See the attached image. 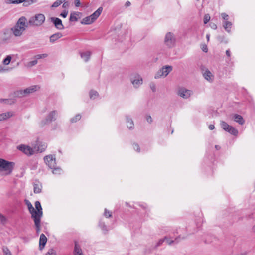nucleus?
<instances>
[{"label":"nucleus","mask_w":255,"mask_h":255,"mask_svg":"<svg viewBox=\"0 0 255 255\" xmlns=\"http://www.w3.org/2000/svg\"><path fill=\"white\" fill-rule=\"evenodd\" d=\"M68 11L67 10H64L61 13L60 16H62L63 18H66L67 16Z\"/></svg>","instance_id":"3c124183"},{"label":"nucleus","mask_w":255,"mask_h":255,"mask_svg":"<svg viewBox=\"0 0 255 255\" xmlns=\"http://www.w3.org/2000/svg\"><path fill=\"white\" fill-rule=\"evenodd\" d=\"M222 17L223 19L227 20L228 19V15L225 13H223L221 14Z\"/></svg>","instance_id":"5fc2aeb1"},{"label":"nucleus","mask_w":255,"mask_h":255,"mask_svg":"<svg viewBox=\"0 0 255 255\" xmlns=\"http://www.w3.org/2000/svg\"><path fill=\"white\" fill-rule=\"evenodd\" d=\"M225 131L235 136H237L238 134V130L231 126H230V127L228 128V129Z\"/></svg>","instance_id":"6ab92c4d"},{"label":"nucleus","mask_w":255,"mask_h":255,"mask_svg":"<svg viewBox=\"0 0 255 255\" xmlns=\"http://www.w3.org/2000/svg\"><path fill=\"white\" fill-rule=\"evenodd\" d=\"M0 220L1 224L4 225L6 223L7 219L2 214L0 213Z\"/></svg>","instance_id":"79ce46f5"},{"label":"nucleus","mask_w":255,"mask_h":255,"mask_svg":"<svg viewBox=\"0 0 255 255\" xmlns=\"http://www.w3.org/2000/svg\"><path fill=\"white\" fill-rule=\"evenodd\" d=\"M150 88L152 89L153 92H155L156 91V87L154 84H150Z\"/></svg>","instance_id":"680f3d73"},{"label":"nucleus","mask_w":255,"mask_h":255,"mask_svg":"<svg viewBox=\"0 0 255 255\" xmlns=\"http://www.w3.org/2000/svg\"><path fill=\"white\" fill-rule=\"evenodd\" d=\"M33 219L34 222L35 226L36 228V232L37 234H39L40 231V227H41V219L38 218H32Z\"/></svg>","instance_id":"2eb2a0df"},{"label":"nucleus","mask_w":255,"mask_h":255,"mask_svg":"<svg viewBox=\"0 0 255 255\" xmlns=\"http://www.w3.org/2000/svg\"><path fill=\"white\" fill-rule=\"evenodd\" d=\"M50 20L54 25L55 27L58 30L64 29L62 20L57 17H50Z\"/></svg>","instance_id":"9d476101"},{"label":"nucleus","mask_w":255,"mask_h":255,"mask_svg":"<svg viewBox=\"0 0 255 255\" xmlns=\"http://www.w3.org/2000/svg\"><path fill=\"white\" fill-rule=\"evenodd\" d=\"M176 38L173 33L169 32L166 33L164 43L165 45L169 48L175 46L176 43Z\"/></svg>","instance_id":"20e7f679"},{"label":"nucleus","mask_w":255,"mask_h":255,"mask_svg":"<svg viewBox=\"0 0 255 255\" xmlns=\"http://www.w3.org/2000/svg\"><path fill=\"white\" fill-rule=\"evenodd\" d=\"M47 241V239L44 234L40 235L39 239V248L40 250H42L44 248Z\"/></svg>","instance_id":"9b49d317"},{"label":"nucleus","mask_w":255,"mask_h":255,"mask_svg":"<svg viewBox=\"0 0 255 255\" xmlns=\"http://www.w3.org/2000/svg\"><path fill=\"white\" fill-rule=\"evenodd\" d=\"M0 102L1 103L4 102L5 104L10 105L13 104L15 102L14 100L7 99H0Z\"/></svg>","instance_id":"2f4dec72"},{"label":"nucleus","mask_w":255,"mask_h":255,"mask_svg":"<svg viewBox=\"0 0 255 255\" xmlns=\"http://www.w3.org/2000/svg\"><path fill=\"white\" fill-rule=\"evenodd\" d=\"M46 148V146L45 144H43L40 146L39 145L38 146L37 151L41 153L45 150Z\"/></svg>","instance_id":"37998d69"},{"label":"nucleus","mask_w":255,"mask_h":255,"mask_svg":"<svg viewBox=\"0 0 255 255\" xmlns=\"http://www.w3.org/2000/svg\"><path fill=\"white\" fill-rule=\"evenodd\" d=\"M11 57L10 55H8L6 57V58L3 60V63L4 65H8L11 60Z\"/></svg>","instance_id":"ea45409f"},{"label":"nucleus","mask_w":255,"mask_h":255,"mask_svg":"<svg viewBox=\"0 0 255 255\" xmlns=\"http://www.w3.org/2000/svg\"><path fill=\"white\" fill-rule=\"evenodd\" d=\"M80 55L81 58H83L85 62H87L90 58L91 52L90 51L81 52Z\"/></svg>","instance_id":"412c9836"},{"label":"nucleus","mask_w":255,"mask_h":255,"mask_svg":"<svg viewBox=\"0 0 255 255\" xmlns=\"http://www.w3.org/2000/svg\"><path fill=\"white\" fill-rule=\"evenodd\" d=\"M90 17V16H89L84 18L81 21V23L82 24L87 25L93 23L94 22L92 19H91Z\"/></svg>","instance_id":"5701e85b"},{"label":"nucleus","mask_w":255,"mask_h":255,"mask_svg":"<svg viewBox=\"0 0 255 255\" xmlns=\"http://www.w3.org/2000/svg\"><path fill=\"white\" fill-rule=\"evenodd\" d=\"M13 116L11 112H8L0 114V121L6 120Z\"/></svg>","instance_id":"a211bd4d"},{"label":"nucleus","mask_w":255,"mask_h":255,"mask_svg":"<svg viewBox=\"0 0 255 255\" xmlns=\"http://www.w3.org/2000/svg\"><path fill=\"white\" fill-rule=\"evenodd\" d=\"M210 26H211V28L214 29H216L217 28V26L216 24L215 23H211L210 24Z\"/></svg>","instance_id":"0e129e2a"},{"label":"nucleus","mask_w":255,"mask_h":255,"mask_svg":"<svg viewBox=\"0 0 255 255\" xmlns=\"http://www.w3.org/2000/svg\"><path fill=\"white\" fill-rule=\"evenodd\" d=\"M27 88L29 91V94H30L36 91L38 89L40 88V87L38 85H34L28 87Z\"/></svg>","instance_id":"7c9ffc66"},{"label":"nucleus","mask_w":255,"mask_h":255,"mask_svg":"<svg viewBox=\"0 0 255 255\" xmlns=\"http://www.w3.org/2000/svg\"><path fill=\"white\" fill-rule=\"evenodd\" d=\"M57 112L56 110L50 112L49 114L46 116L44 120L41 121L40 125L41 126H44L45 125L54 121L56 119Z\"/></svg>","instance_id":"0eeeda50"},{"label":"nucleus","mask_w":255,"mask_h":255,"mask_svg":"<svg viewBox=\"0 0 255 255\" xmlns=\"http://www.w3.org/2000/svg\"><path fill=\"white\" fill-rule=\"evenodd\" d=\"M127 127L129 129H132L134 128V123L132 119L129 118L128 116H126Z\"/></svg>","instance_id":"aec40b11"},{"label":"nucleus","mask_w":255,"mask_h":255,"mask_svg":"<svg viewBox=\"0 0 255 255\" xmlns=\"http://www.w3.org/2000/svg\"><path fill=\"white\" fill-rule=\"evenodd\" d=\"M178 95L183 98H187L190 95V91L184 88H181L179 90Z\"/></svg>","instance_id":"f8f14e48"},{"label":"nucleus","mask_w":255,"mask_h":255,"mask_svg":"<svg viewBox=\"0 0 255 255\" xmlns=\"http://www.w3.org/2000/svg\"><path fill=\"white\" fill-rule=\"evenodd\" d=\"M37 63V59H36L34 60L29 62L28 63V65L29 66H33L36 65Z\"/></svg>","instance_id":"603ef678"},{"label":"nucleus","mask_w":255,"mask_h":255,"mask_svg":"<svg viewBox=\"0 0 255 255\" xmlns=\"http://www.w3.org/2000/svg\"><path fill=\"white\" fill-rule=\"evenodd\" d=\"M31 3H30V2H29V1L28 0V1H27V3H24L23 4V5H24V6H28L29 5H30L31 3H32L34 2V0H31Z\"/></svg>","instance_id":"69168bd1"},{"label":"nucleus","mask_w":255,"mask_h":255,"mask_svg":"<svg viewBox=\"0 0 255 255\" xmlns=\"http://www.w3.org/2000/svg\"><path fill=\"white\" fill-rule=\"evenodd\" d=\"M15 163L0 158V170L8 172L7 174H10L14 169Z\"/></svg>","instance_id":"f03ea898"},{"label":"nucleus","mask_w":255,"mask_h":255,"mask_svg":"<svg viewBox=\"0 0 255 255\" xmlns=\"http://www.w3.org/2000/svg\"><path fill=\"white\" fill-rule=\"evenodd\" d=\"M172 69L173 67L172 66H164L157 71V73L155 75L154 78L155 79H158L161 77L162 76L166 77L172 70Z\"/></svg>","instance_id":"423d86ee"},{"label":"nucleus","mask_w":255,"mask_h":255,"mask_svg":"<svg viewBox=\"0 0 255 255\" xmlns=\"http://www.w3.org/2000/svg\"><path fill=\"white\" fill-rule=\"evenodd\" d=\"M2 251L4 255H12L9 249L6 246H3Z\"/></svg>","instance_id":"a19ab883"},{"label":"nucleus","mask_w":255,"mask_h":255,"mask_svg":"<svg viewBox=\"0 0 255 255\" xmlns=\"http://www.w3.org/2000/svg\"><path fill=\"white\" fill-rule=\"evenodd\" d=\"M131 5V3L128 1H127L126 3H125V6L126 7H128V6H129L130 5Z\"/></svg>","instance_id":"774afa93"},{"label":"nucleus","mask_w":255,"mask_h":255,"mask_svg":"<svg viewBox=\"0 0 255 255\" xmlns=\"http://www.w3.org/2000/svg\"><path fill=\"white\" fill-rule=\"evenodd\" d=\"M221 126L222 128L225 131L228 129V128L230 127V125L228 124L227 123H226L225 121H221L220 123Z\"/></svg>","instance_id":"f704fd0d"},{"label":"nucleus","mask_w":255,"mask_h":255,"mask_svg":"<svg viewBox=\"0 0 255 255\" xmlns=\"http://www.w3.org/2000/svg\"><path fill=\"white\" fill-rule=\"evenodd\" d=\"M165 239H167V237H165L163 239H161L159 240V241L158 242V243H157L156 247H157L158 246H159L161 244H162V243L165 241Z\"/></svg>","instance_id":"8fccbe9b"},{"label":"nucleus","mask_w":255,"mask_h":255,"mask_svg":"<svg viewBox=\"0 0 255 255\" xmlns=\"http://www.w3.org/2000/svg\"><path fill=\"white\" fill-rule=\"evenodd\" d=\"M74 3H75V5L76 7H79L81 4L80 0H75Z\"/></svg>","instance_id":"bf43d9fd"},{"label":"nucleus","mask_w":255,"mask_h":255,"mask_svg":"<svg viewBox=\"0 0 255 255\" xmlns=\"http://www.w3.org/2000/svg\"><path fill=\"white\" fill-rule=\"evenodd\" d=\"M62 37V34L60 32H57L50 37V42L51 43H54L55 41L58 40Z\"/></svg>","instance_id":"dca6fc26"},{"label":"nucleus","mask_w":255,"mask_h":255,"mask_svg":"<svg viewBox=\"0 0 255 255\" xmlns=\"http://www.w3.org/2000/svg\"><path fill=\"white\" fill-rule=\"evenodd\" d=\"M74 254V255H84L82 249L77 241H75Z\"/></svg>","instance_id":"4468645a"},{"label":"nucleus","mask_w":255,"mask_h":255,"mask_svg":"<svg viewBox=\"0 0 255 255\" xmlns=\"http://www.w3.org/2000/svg\"><path fill=\"white\" fill-rule=\"evenodd\" d=\"M234 120L235 122L239 123L240 125H243L245 123V120L241 115L238 114H235L234 115Z\"/></svg>","instance_id":"f3484780"},{"label":"nucleus","mask_w":255,"mask_h":255,"mask_svg":"<svg viewBox=\"0 0 255 255\" xmlns=\"http://www.w3.org/2000/svg\"><path fill=\"white\" fill-rule=\"evenodd\" d=\"M24 202L26 205L27 206V208L28 209V210L30 214H31V216H32V214L33 213V211H34V208L33 207L31 203L29 202V201L27 199H25L24 200Z\"/></svg>","instance_id":"4be33fe9"},{"label":"nucleus","mask_w":255,"mask_h":255,"mask_svg":"<svg viewBox=\"0 0 255 255\" xmlns=\"http://www.w3.org/2000/svg\"><path fill=\"white\" fill-rule=\"evenodd\" d=\"M223 27L228 32L230 31V29L232 26V23L231 22L226 21L223 24Z\"/></svg>","instance_id":"a878e982"},{"label":"nucleus","mask_w":255,"mask_h":255,"mask_svg":"<svg viewBox=\"0 0 255 255\" xmlns=\"http://www.w3.org/2000/svg\"><path fill=\"white\" fill-rule=\"evenodd\" d=\"M204 78L207 80L209 81L211 79V77L212 76V74L209 70H207L204 73Z\"/></svg>","instance_id":"473e14b6"},{"label":"nucleus","mask_w":255,"mask_h":255,"mask_svg":"<svg viewBox=\"0 0 255 255\" xmlns=\"http://www.w3.org/2000/svg\"><path fill=\"white\" fill-rule=\"evenodd\" d=\"M64 2L62 5V7L63 8H66V7H68L69 5V2L68 1H66V2L64 1Z\"/></svg>","instance_id":"e2e57ef3"},{"label":"nucleus","mask_w":255,"mask_h":255,"mask_svg":"<svg viewBox=\"0 0 255 255\" xmlns=\"http://www.w3.org/2000/svg\"><path fill=\"white\" fill-rule=\"evenodd\" d=\"M80 13L79 12H74L73 13H72L70 15V17L69 18L70 21H78V18L76 17V15H78V14Z\"/></svg>","instance_id":"c85d7f7f"},{"label":"nucleus","mask_w":255,"mask_h":255,"mask_svg":"<svg viewBox=\"0 0 255 255\" xmlns=\"http://www.w3.org/2000/svg\"><path fill=\"white\" fill-rule=\"evenodd\" d=\"M46 255H56V253L53 249H50L47 252Z\"/></svg>","instance_id":"a18cd8bd"},{"label":"nucleus","mask_w":255,"mask_h":255,"mask_svg":"<svg viewBox=\"0 0 255 255\" xmlns=\"http://www.w3.org/2000/svg\"><path fill=\"white\" fill-rule=\"evenodd\" d=\"M11 32L12 31L8 29H5L4 31V35H5L4 40H6L7 39H8L10 38L11 35Z\"/></svg>","instance_id":"cd10ccee"},{"label":"nucleus","mask_w":255,"mask_h":255,"mask_svg":"<svg viewBox=\"0 0 255 255\" xmlns=\"http://www.w3.org/2000/svg\"><path fill=\"white\" fill-rule=\"evenodd\" d=\"M13 97L15 98H21L24 97L23 90H19L14 91L13 93Z\"/></svg>","instance_id":"b1692460"},{"label":"nucleus","mask_w":255,"mask_h":255,"mask_svg":"<svg viewBox=\"0 0 255 255\" xmlns=\"http://www.w3.org/2000/svg\"><path fill=\"white\" fill-rule=\"evenodd\" d=\"M146 119L147 121L149 123H151L152 122V117L150 115H147L146 116Z\"/></svg>","instance_id":"6e6d98bb"},{"label":"nucleus","mask_w":255,"mask_h":255,"mask_svg":"<svg viewBox=\"0 0 255 255\" xmlns=\"http://www.w3.org/2000/svg\"><path fill=\"white\" fill-rule=\"evenodd\" d=\"M44 160L46 164L48 166V167L53 169V173H55V171L59 170L60 168H56V161L55 158L54 157L51 155H47L44 157Z\"/></svg>","instance_id":"39448f33"},{"label":"nucleus","mask_w":255,"mask_h":255,"mask_svg":"<svg viewBox=\"0 0 255 255\" xmlns=\"http://www.w3.org/2000/svg\"><path fill=\"white\" fill-rule=\"evenodd\" d=\"M23 93L24 95V97L26 96L29 94V91L27 88L23 90Z\"/></svg>","instance_id":"4d7b16f0"},{"label":"nucleus","mask_w":255,"mask_h":255,"mask_svg":"<svg viewBox=\"0 0 255 255\" xmlns=\"http://www.w3.org/2000/svg\"><path fill=\"white\" fill-rule=\"evenodd\" d=\"M103 10V7H100L98 9L95 11L93 14H92L90 16V18L94 22L98 17L100 15Z\"/></svg>","instance_id":"ddd939ff"},{"label":"nucleus","mask_w":255,"mask_h":255,"mask_svg":"<svg viewBox=\"0 0 255 255\" xmlns=\"http://www.w3.org/2000/svg\"><path fill=\"white\" fill-rule=\"evenodd\" d=\"M47 54H38V55H37L35 56V57L36 58V59H41V58H46L47 57Z\"/></svg>","instance_id":"49530a36"},{"label":"nucleus","mask_w":255,"mask_h":255,"mask_svg":"<svg viewBox=\"0 0 255 255\" xmlns=\"http://www.w3.org/2000/svg\"><path fill=\"white\" fill-rule=\"evenodd\" d=\"M27 1L28 0H9V3L13 4H19Z\"/></svg>","instance_id":"4c0bfd02"},{"label":"nucleus","mask_w":255,"mask_h":255,"mask_svg":"<svg viewBox=\"0 0 255 255\" xmlns=\"http://www.w3.org/2000/svg\"><path fill=\"white\" fill-rule=\"evenodd\" d=\"M177 240V238H176L175 239V241H176ZM165 240L166 241L167 244H169V245L172 244L174 242V241H173V240H168L167 238V239H165Z\"/></svg>","instance_id":"052dcab7"},{"label":"nucleus","mask_w":255,"mask_h":255,"mask_svg":"<svg viewBox=\"0 0 255 255\" xmlns=\"http://www.w3.org/2000/svg\"><path fill=\"white\" fill-rule=\"evenodd\" d=\"M104 216L107 218H110L112 217V213L110 212L107 209H105Z\"/></svg>","instance_id":"de8ad7c7"},{"label":"nucleus","mask_w":255,"mask_h":255,"mask_svg":"<svg viewBox=\"0 0 255 255\" xmlns=\"http://www.w3.org/2000/svg\"><path fill=\"white\" fill-rule=\"evenodd\" d=\"M26 18L24 16H22L18 20L15 26L11 28V30L15 36H21L23 32L25 30L28 26V23H26Z\"/></svg>","instance_id":"f257e3e1"},{"label":"nucleus","mask_w":255,"mask_h":255,"mask_svg":"<svg viewBox=\"0 0 255 255\" xmlns=\"http://www.w3.org/2000/svg\"><path fill=\"white\" fill-rule=\"evenodd\" d=\"M17 148L27 156H31L34 153V151L33 148L28 145L21 144L18 146Z\"/></svg>","instance_id":"1a4fd4ad"},{"label":"nucleus","mask_w":255,"mask_h":255,"mask_svg":"<svg viewBox=\"0 0 255 255\" xmlns=\"http://www.w3.org/2000/svg\"><path fill=\"white\" fill-rule=\"evenodd\" d=\"M90 98L91 99H95L99 96V93L94 90H90L89 92Z\"/></svg>","instance_id":"393cba45"},{"label":"nucleus","mask_w":255,"mask_h":255,"mask_svg":"<svg viewBox=\"0 0 255 255\" xmlns=\"http://www.w3.org/2000/svg\"><path fill=\"white\" fill-rule=\"evenodd\" d=\"M65 0H57L51 5V7H57L60 5H61L64 1H65Z\"/></svg>","instance_id":"72a5a7b5"},{"label":"nucleus","mask_w":255,"mask_h":255,"mask_svg":"<svg viewBox=\"0 0 255 255\" xmlns=\"http://www.w3.org/2000/svg\"><path fill=\"white\" fill-rule=\"evenodd\" d=\"M81 118V115L79 114H78L76 115L75 117H74L73 118H71V120H70V121H71V123H75L77 121L80 120V119Z\"/></svg>","instance_id":"c9c22d12"},{"label":"nucleus","mask_w":255,"mask_h":255,"mask_svg":"<svg viewBox=\"0 0 255 255\" xmlns=\"http://www.w3.org/2000/svg\"><path fill=\"white\" fill-rule=\"evenodd\" d=\"M132 83L135 87H136V85H138L139 84H141L142 83V79L140 78L135 79L132 81Z\"/></svg>","instance_id":"58836bf2"},{"label":"nucleus","mask_w":255,"mask_h":255,"mask_svg":"<svg viewBox=\"0 0 255 255\" xmlns=\"http://www.w3.org/2000/svg\"><path fill=\"white\" fill-rule=\"evenodd\" d=\"M133 148L137 152H140V147H139V145H138V144L136 143H134L133 144Z\"/></svg>","instance_id":"09e8293b"},{"label":"nucleus","mask_w":255,"mask_h":255,"mask_svg":"<svg viewBox=\"0 0 255 255\" xmlns=\"http://www.w3.org/2000/svg\"><path fill=\"white\" fill-rule=\"evenodd\" d=\"M210 20V16L209 14H206L204 16V23L207 24Z\"/></svg>","instance_id":"c03bdc74"},{"label":"nucleus","mask_w":255,"mask_h":255,"mask_svg":"<svg viewBox=\"0 0 255 255\" xmlns=\"http://www.w3.org/2000/svg\"><path fill=\"white\" fill-rule=\"evenodd\" d=\"M201 49L205 53H207L208 52V47L207 46L206 44H203L202 45Z\"/></svg>","instance_id":"864d4df0"},{"label":"nucleus","mask_w":255,"mask_h":255,"mask_svg":"<svg viewBox=\"0 0 255 255\" xmlns=\"http://www.w3.org/2000/svg\"><path fill=\"white\" fill-rule=\"evenodd\" d=\"M35 209L33 211L31 218H38L41 219L43 216L42 208L41 205V203L39 201H36L35 202Z\"/></svg>","instance_id":"6e6552de"},{"label":"nucleus","mask_w":255,"mask_h":255,"mask_svg":"<svg viewBox=\"0 0 255 255\" xmlns=\"http://www.w3.org/2000/svg\"><path fill=\"white\" fill-rule=\"evenodd\" d=\"M217 38L220 43H224L225 44H227L228 43V40L224 35H219L217 36Z\"/></svg>","instance_id":"c756f323"},{"label":"nucleus","mask_w":255,"mask_h":255,"mask_svg":"<svg viewBox=\"0 0 255 255\" xmlns=\"http://www.w3.org/2000/svg\"><path fill=\"white\" fill-rule=\"evenodd\" d=\"M23 93L24 95V97L26 96L29 94V91L27 88L23 90Z\"/></svg>","instance_id":"13d9d810"},{"label":"nucleus","mask_w":255,"mask_h":255,"mask_svg":"<svg viewBox=\"0 0 255 255\" xmlns=\"http://www.w3.org/2000/svg\"><path fill=\"white\" fill-rule=\"evenodd\" d=\"M99 226L100 227V228H101V229L103 230V231L104 232V234H106L107 231H108V229L107 228V226L105 224V223L104 222H101L99 223Z\"/></svg>","instance_id":"e433bc0d"},{"label":"nucleus","mask_w":255,"mask_h":255,"mask_svg":"<svg viewBox=\"0 0 255 255\" xmlns=\"http://www.w3.org/2000/svg\"><path fill=\"white\" fill-rule=\"evenodd\" d=\"M45 19V16L43 14H37L29 19L28 23L30 25L39 26L44 23Z\"/></svg>","instance_id":"7ed1b4c3"},{"label":"nucleus","mask_w":255,"mask_h":255,"mask_svg":"<svg viewBox=\"0 0 255 255\" xmlns=\"http://www.w3.org/2000/svg\"><path fill=\"white\" fill-rule=\"evenodd\" d=\"M42 185L41 184H34V193L35 194L39 193L41 192Z\"/></svg>","instance_id":"bb28decb"},{"label":"nucleus","mask_w":255,"mask_h":255,"mask_svg":"<svg viewBox=\"0 0 255 255\" xmlns=\"http://www.w3.org/2000/svg\"><path fill=\"white\" fill-rule=\"evenodd\" d=\"M215 128V127H214V125H212V124H211L209 126V128L210 129V130H213Z\"/></svg>","instance_id":"338daca9"}]
</instances>
